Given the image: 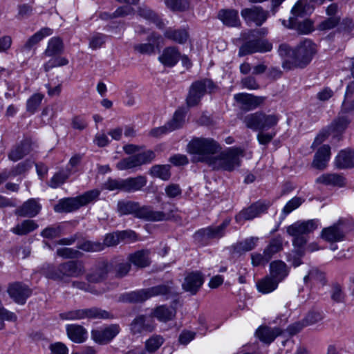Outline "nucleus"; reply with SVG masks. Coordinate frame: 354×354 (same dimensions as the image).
Here are the masks:
<instances>
[{"label":"nucleus","mask_w":354,"mask_h":354,"mask_svg":"<svg viewBox=\"0 0 354 354\" xmlns=\"http://www.w3.org/2000/svg\"><path fill=\"white\" fill-rule=\"evenodd\" d=\"M176 313V311L174 308L165 305L157 307L153 312L154 317L164 322L171 320L175 317Z\"/></svg>","instance_id":"79ce46f5"},{"label":"nucleus","mask_w":354,"mask_h":354,"mask_svg":"<svg viewBox=\"0 0 354 354\" xmlns=\"http://www.w3.org/2000/svg\"><path fill=\"white\" fill-rule=\"evenodd\" d=\"M185 115L183 111L177 110L173 116V118L169 121L167 124L169 129L173 131L183 127L185 122Z\"/></svg>","instance_id":"5fc2aeb1"},{"label":"nucleus","mask_w":354,"mask_h":354,"mask_svg":"<svg viewBox=\"0 0 354 354\" xmlns=\"http://www.w3.org/2000/svg\"><path fill=\"white\" fill-rule=\"evenodd\" d=\"M66 329L68 338L73 342L82 343L87 338V331L81 325L68 324Z\"/></svg>","instance_id":"7c9ffc66"},{"label":"nucleus","mask_w":354,"mask_h":354,"mask_svg":"<svg viewBox=\"0 0 354 354\" xmlns=\"http://www.w3.org/2000/svg\"><path fill=\"white\" fill-rule=\"evenodd\" d=\"M221 149L220 145L212 138H196L187 145V151L198 156V161L209 165V160Z\"/></svg>","instance_id":"423d86ee"},{"label":"nucleus","mask_w":354,"mask_h":354,"mask_svg":"<svg viewBox=\"0 0 354 354\" xmlns=\"http://www.w3.org/2000/svg\"><path fill=\"white\" fill-rule=\"evenodd\" d=\"M278 284L274 279L267 275L257 283V288L259 292L268 294L277 289Z\"/></svg>","instance_id":"37998d69"},{"label":"nucleus","mask_w":354,"mask_h":354,"mask_svg":"<svg viewBox=\"0 0 354 354\" xmlns=\"http://www.w3.org/2000/svg\"><path fill=\"white\" fill-rule=\"evenodd\" d=\"M330 158V147L328 145H324L318 149L314 156L312 163L313 167L322 170L324 169Z\"/></svg>","instance_id":"a878e982"},{"label":"nucleus","mask_w":354,"mask_h":354,"mask_svg":"<svg viewBox=\"0 0 354 354\" xmlns=\"http://www.w3.org/2000/svg\"><path fill=\"white\" fill-rule=\"evenodd\" d=\"M265 34L262 30H250L245 34L244 38L247 39L239 48V55L245 56L254 53L269 52L272 48V45L268 40L261 39L259 35L261 32Z\"/></svg>","instance_id":"6e6552de"},{"label":"nucleus","mask_w":354,"mask_h":354,"mask_svg":"<svg viewBox=\"0 0 354 354\" xmlns=\"http://www.w3.org/2000/svg\"><path fill=\"white\" fill-rule=\"evenodd\" d=\"M174 293L172 281L159 284L151 288L132 291L122 295L124 301L130 303L143 302L151 297L162 296L168 299Z\"/></svg>","instance_id":"20e7f679"},{"label":"nucleus","mask_w":354,"mask_h":354,"mask_svg":"<svg viewBox=\"0 0 354 354\" xmlns=\"http://www.w3.org/2000/svg\"><path fill=\"white\" fill-rule=\"evenodd\" d=\"M68 64V60L66 57L55 55L44 64V69L48 72L55 67L66 66Z\"/></svg>","instance_id":"4d7b16f0"},{"label":"nucleus","mask_w":354,"mask_h":354,"mask_svg":"<svg viewBox=\"0 0 354 354\" xmlns=\"http://www.w3.org/2000/svg\"><path fill=\"white\" fill-rule=\"evenodd\" d=\"M216 89L217 86L210 79L205 78L194 82L189 88L186 97L187 107L190 108L198 105L206 93H212Z\"/></svg>","instance_id":"1a4fd4ad"},{"label":"nucleus","mask_w":354,"mask_h":354,"mask_svg":"<svg viewBox=\"0 0 354 354\" xmlns=\"http://www.w3.org/2000/svg\"><path fill=\"white\" fill-rule=\"evenodd\" d=\"M279 118L277 115L270 114L267 115L262 111V116L261 119V124L259 131L268 130L274 127H275L278 122Z\"/></svg>","instance_id":"603ef678"},{"label":"nucleus","mask_w":354,"mask_h":354,"mask_svg":"<svg viewBox=\"0 0 354 354\" xmlns=\"http://www.w3.org/2000/svg\"><path fill=\"white\" fill-rule=\"evenodd\" d=\"M270 256L266 253L254 252L251 254L252 264L253 266H264L270 260Z\"/></svg>","instance_id":"69168bd1"},{"label":"nucleus","mask_w":354,"mask_h":354,"mask_svg":"<svg viewBox=\"0 0 354 354\" xmlns=\"http://www.w3.org/2000/svg\"><path fill=\"white\" fill-rule=\"evenodd\" d=\"M84 272V263L78 260L68 261L57 266L47 265L44 268L45 277L54 281H68V279L80 277Z\"/></svg>","instance_id":"f03ea898"},{"label":"nucleus","mask_w":354,"mask_h":354,"mask_svg":"<svg viewBox=\"0 0 354 354\" xmlns=\"http://www.w3.org/2000/svg\"><path fill=\"white\" fill-rule=\"evenodd\" d=\"M44 95L41 93H35L26 102V111L30 114H34L40 106Z\"/></svg>","instance_id":"864d4df0"},{"label":"nucleus","mask_w":354,"mask_h":354,"mask_svg":"<svg viewBox=\"0 0 354 354\" xmlns=\"http://www.w3.org/2000/svg\"><path fill=\"white\" fill-rule=\"evenodd\" d=\"M107 37H108L106 35L102 33H94L89 38V48L93 50L101 48L105 44Z\"/></svg>","instance_id":"680f3d73"},{"label":"nucleus","mask_w":354,"mask_h":354,"mask_svg":"<svg viewBox=\"0 0 354 354\" xmlns=\"http://www.w3.org/2000/svg\"><path fill=\"white\" fill-rule=\"evenodd\" d=\"M280 334L281 330L279 328L268 326H260L256 331L257 337L266 344H270Z\"/></svg>","instance_id":"f704fd0d"},{"label":"nucleus","mask_w":354,"mask_h":354,"mask_svg":"<svg viewBox=\"0 0 354 354\" xmlns=\"http://www.w3.org/2000/svg\"><path fill=\"white\" fill-rule=\"evenodd\" d=\"M135 217L146 221L158 222L167 220L169 216L162 211H154L151 206H141L138 202Z\"/></svg>","instance_id":"f3484780"},{"label":"nucleus","mask_w":354,"mask_h":354,"mask_svg":"<svg viewBox=\"0 0 354 354\" xmlns=\"http://www.w3.org/2000/svg\"><path fill=\"white\" fill-rule=\"evenodd\" d=\"M62 228L59 225H50L41 232V236L45 239H53L62 234Z\"/></svg>","instance_id":"13d9d810"},{"label":"nucleus","mask_w":354,"mask_h":354,"mask_svg":"<svg viewBox=\"0 0 354 354\" xmlns=\"http://www.w3.org/2000/svg\"><path fill=\"white\" fill-rule=\"evenodd\" d=\"M31 151V141L29 139H24L16 145L9 152L8 157L13 162L22 159Z\"/></svg>","instance_id":"393cba45"},{"label":"nucleus","mask_w":354,"mask_h":354,"mask_svg":"<svg viewBox=\"0 0 354 354\" xmlns=\"http://www.w3.org/2000/svg\"><path fill=\"white\" fill-rule=\"evenodd\" d=\"M146 184L147 178L144 176L124 179V192L130 193L140 190Z\"/></svg>","instance_id":"c9c22d12"},{"label":"nucleus","mask_w":354,"mask_h":354,"mask_svg":"<svg viewBox=\"0 0 354 354\" xmlns=\"http://www.w3.org/2000/svg\"><path fill=\"white\" fill-rule=\"evenodd\" d=\"M244 156V151L238 147H230L209 160V167L214 170L232 171L241 165V158Z\"/></svg>","instance_id":"39448f33"},{"label":"nucleus","mask_w":354,"mask_h":354,"mask_svg":"<svg viewBox=\"0 0 354 354\" xmlns=\"http://www.w3.org/2000/svg\"><path fill=\"white\" fill-rule=\"evenodd\" d=\"M138 15L141 17L150 21L151 22L156 24L159 29H163L165 28V24L159 16L150 8L145 5H142L138 7L137 10Z\"/></svg>","instance_id":"72a5a7b5"},{"label":"nucleus","mask_w":354,"mask_h":354,"mask_svg":"<svg viewBox=\"0 0 354 354\" xmlns=\"http://www.w3.org/2000/svg\"><path fill=\"white\" fill-rule=\"evenodd\" d=\"M230 222V220L225 219L218 226H209L201 229L196 232L195 237L202 241L220 239L224 236L225 229L229 225Z\"/></svg>","instance_id":"dca6fc26"},{"label":"nucleus","mask_w":354,"mask_h":354,"mask_svg":"<svg viewBox=\"0 0 354 354\" xmlns=\"http://www.w3.org/2000/svg\"><path fill=\"white\" fill-rule=\"evenodd\" d=\"M347 223L344 219H339L333 225L325 227L321 233L322 238L327 242L334 243L344 240L348 230Z\"/></svg>","instance_id":"f8f14e48"},{"label":"nucleus","mask_w":354,"mask_h":354,"mask_svg":"<svg viewBox=\"0 0 354 354\" xmlns=\"http://www.w3.org/2000/svg\"><path fill=\"white\" fill-rule=\"evenodd\" d=\"M234 100L239 104L243 110L250 111L262 104L266 97L256 96L246 93H236L234 95Z\"/></svg>","instance_id":"6ab92c4d"},{"label":"nucleus","mask_w":354,"mask_h":354,"mask_svg":"<svg viewBox=\"0 0 354 354\" xmlns=\"http://www.w3.org/2000/svg\"><path fill=\"white\" fill-rule=\"evenodd\" d=\"M164 341V338L160 335H152L145 342L146 351L151 353L156 352L163 344Z\"/></svg>","instance_id":"3c124183"},{"label":"nucleus","mask_w":354,"mask_h":354,"mask_svg":"<svg viewBox=\"0 0 354 354\" xmlns=\"http://www.w3.org/2000/svg\"><path fill=\"white\" fill-rule=\"evenodd\" d=\"M351 121L348 115H345L340 111L338 117L328 127V129L331 133H342L347 128Z\"/></svg>","instance_id":"4c0bfd02"},{"label":"nucleus","mask_w":354,"mask_h":354,"mask_svg":"<svg viewBox=\"0 0 354 354\" xmlns=\"http://www.w3.org/2000/svg\"><path fill=\"white\" fill-rule=\"evenodd\" d=\"M62 320L75 321L83 319H109L110 313L97 307L90 308L73 309L61 313L59 315Z\"/></svg>","instance_id":"9d476101"},{"label":"nucleus","mask_w":354,"mask_h":354,"mask_svg":"<svg viewBox=\"0 0 354 354\" xmlns=\"http://www.w3.org/2000/svg\"><path fill=\"white\" fill-rule=\"evenodd\" d=\"M53 34V30L50 28H43L32 36H31L24 45V48L30 50L32 46L38 44L45 37L51 35Z\"/></svg>","instance_id":"c03bdc74"},{"label":"nucleus","mask_w":354,"mask_h":354,"mask_svg":"<svg viewBox=\"0 0 354 354\" xmlns=\"http://www.w3.org/2000/svg\"><path fill=\"white\" fill-rule=\"evenodd\" d=\"M138 202L132 201H120L117 204V209L120 215L132 214L135 217Z\"/></svg>","instance_id":"a18cd8bd"},{"label":"nucleus","mask_w":354,"mask_h":354,"mask_svg":"<svg viewBox=\"0 0 354 354\" xmlns=\"http://www.w3.org/2000/svg\"><path fill=\"white\" fill-rule=\"evenodd\" d=\"M38 224L33 220H24L11 229V232L17 235H26L38 227Z\"/></svg>","instance_id":"a19ab883"},{"label":"nucleus","mask_w":354,"mask_h":354,"mask_svg":"<svg viewBox=\"0 0 354 354\" xmlns=\"http://www.w3.org/2000/svg\"><path fill=\"white\" fill-rule=\"evenodd\" d=\"M41 205L37 198H30L15 210V214L21 217L33 218L41 211Z\"/></svg>","instance_id":"aec40b11"},{"label":"nucleus","mask_w":354,"mask_h":354,"mask_svg":"<svg viewBox=\"0 0 354 354\" xmlns=\"http://www.w3.org/2000/svg\"><path fill=\"white\" fill-rule=\"evenodd\" d=\"M218 18L224 25L230 27H237L241 24L238 11L236 10H221L218 13Z\"/></svg>","instance_id":"2f4dec72"},{"label":"nucleus","mask_w":354,"mask_h":354,"mask_svg":"<svg viewBox=\"0 0 354 354\" xmlns=\"http://www.w3.org/2000/svg\"><path fill=\"white\" fill-rule=\"evenodd\" d=\"M288 274L286 264L280 260L274 261L270 264V277L277 283L282 281Z\"/></svg>","instance_id":"c85d7f7f"},{"label":"nucleus","mask_w":354,"mask_h":354,"mask_svg":"<svg viewBox=\"0 0 354 354\" xmlns=\"http://www.w3.org/2000/svg\"><path fill=\"white\" fill-rule=\"evenodd\" d=\"M282 24L290 29H295L301 35L309 34L313 30V24L308 19L299 22L296 17H290L288 20L283 19Z\"/></svg>","instance_id":"b1692460"},{"label":"nucleus","mask_w":354,"mask_h":354,"mask_svg":"<svg viewBox=\"0 0 354 354\" xmlns=\"http://www.w3.org/2000/svg\"><path fill=\"white\" fill-rule=\"evenodd\" d=\"M31 167V162L30 160H25L18 163L16 166L13 167L10 170H8V175L10 178L16 177L19 175L23 174L26 172Z\"/></svg>","instance_id":"bf43d9fd"},{"label":"nucleus","mask_w":354,"mask_h":354,"mask_svg":"<svg viewBox=\"0 0 354 354\" xmlns=\"http://www.w3.org/2000/svg\"><path fill=\"white\" fill-rule=\"evenodd\" d=\"M316 183L325 185L342 187L346 185V179L341 174H324L316 179Z\"/></svg>","instance_id":"473e14b6"},{"label":"nucleus","mask_w":354,"mask_h":354,"mask_svg":"<svg viewBox=\"0 0 354 354\" xmlns=\"http://www.w3.org/2000/svg\"><path fill=\"white\" fill-rule=\"evenodd\" d=\"M77 248L86 252H97L102 251V245L100 241L82 240L78 242Z\"/></svg>","instance_id":"8fccbe9b"},{"label":"nucleus","mask_w":354,"mask_h":354,"mask_svg":"<svg viewBox=\"0 0 354 354\" xmlns=\"http://www.w3.org/2000/svg\"><path fill=\"white\" fill-rule=\"evenodd\" d=\"M155 153L151 150L140 152L124 158L116 164L118 170H128L151 163L155 158Z\"/></svg>","instance_id":"9b49d317"},{"label":"nucleus","mask_w":354,"mask_h":354,"mask_svg":"<svg viewBox=\"0 0 354 354\" xmlns=\"http://www.w3.org/2000/svg\"><path fill=\"white\" fill-rule=\"evenodd\" d=\"M318 225V220L311 219L295 222L287 227V233L294 238L292 243L299 256L304 254L305 246L308 241L307 234L317 229Z\"/></svg>","instance_id":"7ed1b4c3"},{"label":"nucleus","mask_w":354,"mask_h":354,"mask_svg":"<svg viewBox=\"0 0 354 354\" xmlns=\"http://www.w3.org/2000/svg\"><path fill=\"white\" fill-rule=\"evenodd\" d=\"M204 283V279L201 272H193L188 274L182 284L183 290L196 295Z\"/></svg>","instance_id":"4be33fe9"},{"label":"nucleus","mask_w":354,"mask_h":354,"mask_svg":"<svg viewBox=\"0 0 354 354\" xmlns=\"http://www.w3.org/2000/svg\"><path fill=\"white\" fill-rule=\"evenodd\" d=\"M118 324H111L104 328H100L91 331V337L100 344H107L120 333Z\"/></svg>","instance_id":"2eb2a0df"},{"label":"nucleus","mask_w":354,"mask_h":354,"mask_svg":"<svg viewBox=\"0 0 354 354\" xmlns=\"http://www.w3.org/2000/svg\"><path fill=\"white\" fill-rule=\"evenodd\" d=\"M330 297L332 300L335 302H343L345 295L342 290V287L339 283H334L331 287Z\"/></svg>","instance_id":"338daca9"},{"label":"nucleus","mask_w":354,"mask_h":354,"mask_svg":"<svg viewBox=\"0 0 354 354\" xmlns=\"http://www.w3.org/2000/svg\"><path fill=\"white\" fill-rule=\"evenodd\" d=\"M57 256L64 259H75L80 257L82 254L78 250L71 248H62L56 251Z\"/></svg>","instance_id":"e2e57ef3"},{"label":"nucleus","mask_w":354,"mask_h":354,"mask_svg":"<svg viewBox=\"0 0 354 354\" xmlns=\"http://www.w3.org/2000/svg\"><path fill=\"white\" fill-rule=\"evenodd\" d=\"M149 254L150 252L148 250H138L129 254L127 259L130 263H132L136 268H144L151 264Z\"/></svg>","instance_id":"cd10ccee"},{"label":"nucleus","mask_w":354,"mask_h":354,"mask_svg":"<svg viewBox=\"0 0 354 354\" xmlns=\"http://www.w3.org/2000/svg\"><path fill=\"white\" fill-rule=\"evenodd\" d=\"M64 51V44L58 37H52L48 43L44 54L47 57H53L62 54Z\"/></svg>","instance_id":"ea45409f"},{"label":"nucleus","mask_w":354,"mask_h":354,"mask_svg":"<svg viewBox=\"0 0 354 354\" xmlns=\"http://www.w3.org/2000/svg\"><path fill=\"white\" fill-rule=\"evenodd\" d=\"M71 176L69 169L60 170L56 172L48 182V186L55 189L63 185Z\"/></svg>","instance_id":"09e8293b"},{"label":"nucleus","mask_w":354,"mask_h":354,"mask_svg":"<svg viewBox=\"0 0 354 354\" xmlns=\"http://www.w3.org/2000/svg\"><path fill=\"white\" fill-rule=\"evenodd\" d=\"M164 36L168 39L183 44L187 41L189 35L185 29L169 28L165 31Z\"/></svg>","instance_id":"58836bf2"},{"label":"nucleus","mask_w":354,"mask_h":354,"mask_svg":"<svg viewBox=\"0 0 354 354\" xmlns=\"http://www.w3.org/2000/svg\"><path fill=\"white\" fill-rule=\"evenodd\" d=\"M283 247V239L281 236H277L272 239L266 248L264 250V253L268 254L272 259V256L279 252Z\"/></svg>","instance_id":"6e6d98bb"},{"label":"nucleus","mask_w":354,"mask_h":354,"mask_svg":"<svg viewBox=\"0 0 354 354\" xmlns=\"http://www.w3.org/2000/svg\"><path fill=\"white\" fill-rule=\"evenodd\" d=\"M270 206V203L269 201H258L253 203L248 207L242 209L236 215L235 220L237 223L252 220L259 216L261 214L266 213Z\"/></svg>","instance_id":"ddd939ff"},{"label":"nucleus","mask_w":354,"mask_h":354,"mask_svg":"<svg viewBox=\"0 0 354 354\" xmlns=\"http://www.w3.org/2000/svg\"><path fill=\"white\" fill-rule=\"evenodd\" d=\"M340 19V17H328L319 24L317 30L321 31L331 30L339 25Z\"/></svg>","instance_id":"052dcab7"},{"label":"nucleus","mask_w":354,"mask_h":354,"mask_svg":"<svg viewBox=\"0 0 354 354\" xmlns=\"http://www.w3.org/2000/svg\"><path fill=\"white\" fill-rule=\"evenodd\" d=\"M241 14L247 22H254L257 26H261L268 18V12L259 6L245 8L241 10Z\"/></svg>","instance_id":"412c9836"},{"label":"nucleus","mask_w":354,"mask_h":354,"mask_svg":"<svg viewBox=\"0 0 354 354\" xmlns=\"http://www.w3.org/2000/svg\"><path fill=\"white\" fill-rule=\"evenodd\" d=\"M111 266L107 261L100 262L86 275V279L91 283H99L106 279Z\"/></svg>","instance_id":"bb28decb"},{"label":"nucleus","mask_w":354,"mask_h":354,"mask_svg":"<svg viewBox=\"0 0 354 354\" xmlns=\"http://www.w3.org/2000/svg\"><path fill=\"white\" fill-rule=\"evenodd\" d=\"M100 195V191L93 189L88 191L77 197L65 198L60 199L54 206V211L57 213L72 212L79 209L81 207L95 201Z\"/></svg>","instance_id":"0eeeda50"},{"label":"nucleus","mask_w":354,"mask_h":354,"mask_svg":"<svg viewBox=\"0 0 354 354\" xmlns=\"http://www.w3.org/2000/svg\"><path fill=\"white\" fill-rule=\"evenodd\" d=\"M341 111L345 115H348L351 120L354 119V100L349 101L347 99H344Z\"/></svg>","instance_id":"774afa93"},{"label":"nucleus","mask_w":354,"mask_h":354,"mask_svg":"<svg viewBox=\"0 0 354 354\" xmlns=\"http://www.w3.org/2000/svg\"><path fill=\"white\" fill-rule=\"evenodd\" d=\"M180 52L175 46H169L163 49L158 57V61L166 67H174L180 60Z\"/></svg>","instance_id":"5701e85b"},{"label":"nucleus","mask_w":354,"mask_h":354,"mask_svg":"<svg viewBox=\"0 0 354 354\" xmlns=\"http://www.w3.org/2000/svg\"><path fill=\"white\" fill-rule=\"evenodd\" d=\"M304 282L306 283L308 281L319 282L322 284L325 283L324 274L317 269H312L308 274L304 278Z\"/></svg>","instance_id":"0e129e2a"},{"label":"nucleus","mask_w":354,"mask_h":354,"mask_svg":"<svg viewBox=\"0 0 354 354\" xmlns=\"http://www.w3.org/2000/svg\"><path fill=\"white\" fill-rule=\"evenodd\" d=\"M7 292L15 303L24 305L32 295V290L22 282L15 281L8 284Z\"/></svg>","instance_id":"4468645a"},{"label":"nucleus","mask_w":354,"mask_h":354,"mask_svg":"<svg viewBox=\"0 0 354 354\" xmlns=\"http://www.w3.org/2000/svg\"><path fill=\"white\" fill-rule=\"evenodd\" d=\"M149 174L156 178L167 180L171 176L170 166L169 165H156L150 169Z\"/></svg>","instance_id":"49530a36"},{"label":"nucleus","mask_w":354,"mask_h":354,"mask_svg":"<svg viewBox=\"0 0 354 354\" xmlns=\"http://www.w3.org/2000/svg\"><path fill=\"white\" fill-rule=\"evenodd\" d=\"M262 111H257L245 115L243 118V122L245 126L254 131H259Z\"/></svg>","instance_id":"de8ad7c7"},{"label":"nucleus","mask_w":354,"mask_h":354,"mask_svg":"<svg viewBox=\"0 0 354 354\" xmlns=\"http://www.w3.org/2000/svg\"><path fill=\"white\" fill-rule=\"evenodd\" d=\"M335 165L340 169L354 167V151L342 150L335 160Z\"/></svg>","instance_id":"c756f323"},{"label":"nucleus","mask_w":354,"mask_h":354,"mask_svg":"<svg viewBox=\"0 0 354 354\" xmlns=\"http://www.w3.org/2000/svg\"><path fill=\"white\" fill-rule=\"evenodd\" d=\"M316 53V45L308 39L301 41L294 49L286 44L279 45L278 48L279 55L283 59L282 67L287 70L305 68Z\"/></svg>","instance_id":"f257e3e1"},{"label":"nucleus","mask_w":354,"mask_h":354,"mask_svg":"<svg viewBox=\"0 0 354 354\" xmlns=\"http://www.w3.org/2000/svg\"><path fill=\"white\" fill-rule=\"evenodd\" d=\"M258 240V237L251 236L242 241L236 243L232 247V254H241L246 252L252 250L257 246Z\"/></svg>","instance_id":"e433bc0d"},{"label":"nucleus","mask_w":354,"mask_h":354,"mask_svg":"<svg viewBox=\"0 0 354 354\" xmlns=\"http://www.w3.org/2000/svg\"><path fill=\"white\" fill-rule=\"evenodd\" d=\"M129 327L131 333L136 335L151 333L155 329V324L151 318L139 315L131 322Z\"/></svg>","instance_id":"a211bd4d"}]
</instances>
